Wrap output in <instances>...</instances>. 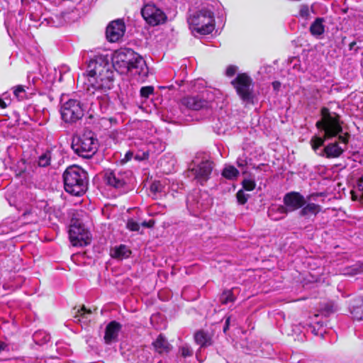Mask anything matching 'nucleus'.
I'll return each mask as SVG.
<instances>
[{
  "instance_id": "nucleus-1",
  "label": "nucleus",
  "mask_w": 363,
  "mask_h": 363,
  "mask_svg": "<svg viewBox=\"0 0 363 363\" xmlns=\"http://www.w3.org/2000/svg\"><path fill=\"white\" fill-rule=\"evenodd\" d=\"M113 69L121 74L133 72L144 77L147 74L146 62L139 54L130 48H121L114 52L112 57L100 55L91 59L86 72L78 76L77 84H84L100 104H107L109 91L113 86Z\"/></svg>"
},
{
  "instance_id": "nucleus-2",
  "label": "nucleus",
  "mask_w": 363,
  "mask_h": 363,
  "mask_svg": "<svg viewBox=\"0 0 363 363\" xmlns=\"http://www.w3.org/2000/svg\"><path fill=\"white\" fill-rule=\"evenodd\" d=\"M320 119L315 123V127L323 131L324 134L323 137L314 135L311 139V145L314 151L323 146L325 140L337 137L343 131L342 122L338 113H332L328 108L323 106L320 109Z\"/></svg>"
},
{
  "instance_id": "nucleus-3",
  "label": "nucleus",
  "mask_w": 363,
  "mask_h": 363,
  "mask_svg": "<svg viewBox=\"0 0 363 363\" xmlns=\"http://www.w3.org/2000/svg\"><path fill=\"white\" fill-rule=\"evenodd\" d=\"M63 182L66 192L75 196L84 194L88 189L87 173L79 166L68 167L63 173Z\"/></svg>"
},
{
  "instance_id": "nucleus-4",
  "label": "nucleus",
  "mask_w": 363,
  "mask_h": 363,
  "mask_svg": "<svg viewBox=\"0 0 363 363\" xmlns=\"http://www.w3.org/2000/svg\"><path fill=\"white\" fill-rule=\"evenodd\" d=\"M71 147L78 156L90 159L96 153L99 143L94 133L89 131L73 137Z\"/></svg>"
},
{
  "instance_id": "nucleus-5",
  "label": "nucleus",
  "mask_w": 363,
  "mask_h": 363,
  "mask_svg": "<svg viewBox=\"0 0 363 363\" xmlns=\"http://www.w3.org/2000/svg\"><path fill=\"white\" fill-rule=\"evenodd\" d=\"M190 28L201 35H208L214 30L213 13L208 9L196 11L187 19Z\"/></svg>"
},
{
  "instance_id": "nucleus-6",
  "label": "nucleus",
  "mask_w": 363,
  "mask_h": 363,
  "mask_svg": "<svg viewBox=\"0 0 363 363\" xmlns=\"http://www.w3.org/2000/svg\"><path fill=\"white\" fill-rule=\"evenodd\" d=\"M85 111L84 104L77 99H70L61 105L60 115L62 121L68 124L81 120Z\"/></svg>"
},
{
  "instance_id": "nucleus-7",
  "label": "nucleus",
  "mask_w": 363,
  "mask_h": 363,
  "mask_svg": "<svg viewBox=\"0 0 363 363\" xmlns=\"http://www.w3.org/2000/svg\"><path fill=\"white\" fill-rule=\"evenodd\" d=\"M69 238L70 242L74 247L86 246L91 241L89 231L85 228L82 222L77 218H72L71 219Z\"/></svg>"
},
{
  "instance_id": "nucleus-8",
  "label": "nucleus",
  "mask_w": 363,
  "mask_h": 363,
  "mask_svg": "<svg viewBox=\"0 0 363 363\" xmlns=\"http://www.w3.org/2000/svg\"><path fill=\"white\" fill-rule=\"evenodd\" d=\"M237 94L245 102L253 99V81L247 73H240L231 82Z\"/></svg>"
},
{
  "instance_id": "nucleus-9",
  "label": "nucleus",
  "mask_w": 363,
  "mask_h": 363,
  "mask_svg": "<svg viewBox=\"0 0 363 363\" xmlns=\"http://www.w3.org/2000/svg\"><path fill=\"white\" fill-rule=\"evenodd\" d=\"M141 15L150 26H155L167 21L166 14L154 4H145L141 9Z\"/></svg>"
},
{
  "instance_id": "nucleus-10",
  "label": "nucleus",
  "mask_w": 363,
  "mask_h": 363,
  "mask_svg": "<svg viewBox=\"0 0 363 363\" xmlns=\"http://www.w3.org/2000/svg\"><path fill=\"white\" fill-rule=\"evenodd\" d=\"M213 166L214 164L212 161L203 160L196 167H194L189 171L193 174L194 179L203 186L210 179Z\"/></svg>"
},
{
  "instance_id": "nucleus-11",
  "label": "nucleus",
  "mask_w": 363,
  "mask_h": 363,
  "mask_svg": "<svg viewBox=\"0 0 363 363\" xmlns=\"http://www.w3.org/2000/svg\"><path fill=\"white\" fill-rule=\"evenodd\" d=\"M125 31V26L123 20L117 19L113 21L106 28V38L109 42H117L124 35Z\"/></svg>"
},
{
  "instance_id": "nucleus-12",
  "label": "nucleus",
  "mask_w": 363,
  "mask_h": 363,
  "mask_svg": "<svg viewBox=\"0 0 363 363\" xmlns=\"http://www.w3.org/2000/svg\"><path fill=\"white\" fill-rule=\"evenodd\" d=\"M283 202L291 211H294L302 208L306 204V201L301 193L290 191L284 196Z\"/></svg>"
},
{
  "instance_id": "nucleus-13",
  "label": "nucleus",
  "mask_w": 363,
  "mask_h": 363,
  "mask_svg": "<svg viewBox=\"0 0 363 363\" xmlns=\"http://www.w3.org/2000/svg\"><path fill=\"white\" fill-rule=\"evenodd\" d=\"M181 104L186 108L193 111H199L209 106L208 101L199 95L183 97L181 99Z\"/></svg>"
},
{
  "instance_id": "nucleus-14",
  "label": "nucleus",
  "mask_w": 363,
  "mask_h": 363,
  "mask_svg": "<svg viewBox=\"0 0 363 363\" xmlns=\"http://www.w3.org/2000/svg\"><path fill=\"white\" fill-rule=\"evenodd\" d=\"M104 178L108 185L115 188L123 187L126 184L124 176L116 170L106 169Z\"/></svg>"
},
{
  "instance_id": "nucleus-15",
  "label": "nucleus",
  "mask_w": 363,
  "mask_h": 363,
  "mask_svg": "<svg viewBox=\"0 0 363 363\" xmlns=\"http://www.w3.org/2000/svg\"><path fill=\"white\" fill-rule=\"evenodd\" d=\"M121 328L122 325L116 320L108 323L105 328L104 337L105 343L109 345L113 342H116Z\"/></svg>"
},
{
  "instance_id": "nucleus-16",
  "label": "nucleus",
  "mask_w": 363,
  "mask_h": 363,
  "mask_svg": "<svg viewBox=\"0 0 363 363\" xmlns=\"http://www.w3.org/2000/svg\"><path fill=\"white\" fill-rule=\"evenodd\" d=\"M345 149L342 148L337 141L328 143L324 147L323 152L320 154L321 157H325L328 159L338 158L343 152Z\"/></svg>"
},
{
  "instance_id": "nucleus-17",
  "label": "nucleus",
  "mask_w": 363,
  "mask_h": 363,
  "mask_svg": "<svg viewBox=\"0 0 363 363\" xmlns=\"http://www.w3.org/2000/svg\"><path fill=\"white\" fill-rule=\"evenodd\" d=\"M350 311L354 319L363 320V297L354 298L350 304Z\"/></svg>"
},
{
  "instance_id": "nucleus-18",
  "label": "nucleus",
  "mask_w": 363,
  "mask_h": 363,
  "mask_svg": "<svg viewBox=\"0 0 363 363\" xmlns=\"http://www.w3.org/2000/svg\"><path fill=\"white\" fill-rule=\"evenodd\" d=\"M152 345L156 352L162 354L168 353L171 350V345L163 334H160L156 340L152 342Z\"/></svg>"
},
{
  "instance_id": "nucleus-19",
  "label": "nucleus",
  "mask_w": 363,
  "mask_h": 363,
  "mask_svg": "<svg viewBox=\"0 0 363 363\" xmlns=\"http://www.w3.org/2000/svg\"><path fill=\"white\" fill-rule=\"evenodd\" d=\"M212 336L208 332L200 330L194 334V340L201 347H207L213 343Z\"/></svg>"
},
{
  "instance_id": "nucleus-20",
  "label": "nucleus",
  "mask_w": 363,
  "mask_h": 363,
  "mask_svg": "<svg viewBox=\"0 0 363 363\" xmlns=\"http://www.w3.org/2000/svg\"><path fill=\"white\" fill-rule=\"evenodd\" d=\"M299 214L301 216L306 217L310 215L316 216L321 211V206L314 203H306L301 208Z\"/></svg>"
},
{
  "instance_id": "nucleus-21",
  "label": "nucleus",
  "mask_w": 363,
  "mask_h": 363,
  "mask_svg": "<svg viewBox=\"0 0 363 363\" xmlns=\"http://www.w3.org/2000/svg\"><path fill=\"white\" fill-rule=\"evenodd\" d=\"M323 18H316L315 21L311 23L309 31L313 36H320L325 32V26L323 25Z\"/></svg>"
},
{
  "instance_id": "nucleus-22",
  "label": "nucleus",
  "mask_w": 363,
  "mask_h": 363,
  "mask_svg": "<svg viewBox=\"0 0 363 363\" xmlns=\"http://www.w3.org/2000/svg\"><path fill=\"white\" fill-rule=\"evenodd\" d=\"M131 251L125 245H121L114 249L112 257L123 259L129 257Z\"/></svg>"
},
{
  "instance_id": "nucleus-23",
  "label": "nucleus",
  "mask_w": 363,
  "mask_h": 363,
  "mask_svg": "<svg viewBox=\"0 0 363 363\" xmlns=\"http://www.w3.org/2000/svg\"><path fill=\"white\" fill-rule=\"evenodd\" d=\"M222 176L228 179H233L239 174V171L232 165L225 167L222 171Z\"/></svg>"
},
{
  "instance_id": "nucleus-24",
  "label": "nucleus",
  "mask_w": 363,
  "mask_h": 363,
  "mask_svg": "<svg viewBox=\"0 0 363 363\" xmlns=\"http://www.w3.org/2000/svg\"><path fill=\"white\" fill-rule=\"evenodd\" d=\"M26 87L24 85H17L12 88L13 95L18 99L19 101H23L26 99L27 92Z\"/></svg>"
},
{
  "instance_id": "nucleus-25",
  "label": "nucleus",
  "mask_w": 363,
  "mask_h": 363,
  "mask_svg": "<svg viewBox=\"0 0 363 363\" xmlns=\"http://www.w3.org/2000/svg\"><path fill=\"white\" fill-rule=\"evenodd\" d=\"M219 300L222 304H227L228 303L233 302L235 301V297L233 291L231 290L224 291L221 294Z\"/></svg>"
},
{
  "instance_id": "nucleus-26",
  "label": "nucleus",
  "mask_w": 363,
  "mask_h": 363,
  "mask_svg": "<svg viewBox=\"0 0 363 363\" xmlns=\"http://www.w3.org/2000/svg\"><path fill=\"white\" fill-rule=\"evenodd\" d=\"M51 152H46L39 157L38 164L40 167H45L50 164Z\"/></svg>"
},
{
  "instance_id": "nucleus-27",
  "label": "nucleus",
  "mask_w": 363,
  "mask_h": 363,
  "mask_svg": "<svg viewBox=\"0 0 363 363\" xmlns=\"http://www.w3.org/2000/svg\"><path fill=\"white\" fill-rule=\"evenodd\" d=\"M249 197L250 195L245 194L243 189H240L236 194L237 201L240 205L245 204L247 202Z\"/></svg>"
},
{
  "instance_id": "nucleus-28",
  "label": "nucleus",
  "mask_w": 363,
  "mask_h": 363,
  "mask_svg": "<svg viewBox=\"0 0 363 363\" xmlns=\"http://www.w3.org/2000/svg\"><path fill=\"white\" fill-rule=\"evenodd\" d=\"M90 314H91V311L90 309H87L84 306H82L76 312L74 318H78V320H80V318H86V315Z\"/></svg>"
},
{
  "instance_id": "nucleus-29",
  "label": "nucleus",
  "mask_w": 363,
  "mask_h": 363,
  "mask_svg": "<svg viewBox=\"0 0 363 363\" xmlns=\"http://www.w3.org/2000/svg\"><path fill=\"white\" fill-rule=\"evenodd\" d=\"M242 186L243 191H251L255 189L256 183L254 180L245 179L242 182Z\"/></svg>"
},
{
  "instance_id": "nucleus-30",
  "label": "nucleus",
  "mask_w": 363,
  "mask_h": 363,
  "mask_svg": "<svg viewBox=\"0 0 363 363\" xmlns=\"http://www.w3.org/2000/svg\"><path fill=\"white\" fill-rule=\"evenodd\" d=\"M153 92L154 87L152 86H145L140 89V94L141 97L147 99L150 95L152 94Z\"/></svg>"
},
{
  "instance_id": "nucleus-31",
  "label": "nucleus",
  "mask_w": 363,
  "mask_h": 363,
  "mask_svg": "<svg viewBox=\"0 0 363 363\" xmlns=\"http://www.w3.org/2000/svg\"><path fill=\"white\" fill-rule=\"evenodd\" d=\"M126 228L130 231H138L140 230V225L133 218H130L127 221Z\"/></svg>"
},
{
  "instance_id": "nucleus-32",
  "label": "nucleus",
  "mask_w": 363,
  "mask_h": 363,
  "mask_svg": "<svg viewBox=\"0 0 363 363\" xmlns=\"http://www.w3.org/2000/svg\"><path fill=\"white\" fill-rule=\"evenodd\" d=\"M334 312L333 306L331 303H326L321 308V313L325 315H329Z\"/></svg>"
},
{
  "instance_id": "nucleus-33",
  "label": "nucleus",
  "mask_w": 363,
  "mask_h": 363,
  "mask_svg": "<svg viewBox=\"0 0 363 363\" xmlns=\"http://www.w3.org/2000/svg\"><path fill=\"white\" fill-rule=\"evenodd\" d=\"M181 354L183 357L186 358L193 355V351L187 346H183L179 349Z\"/></svg>"
},
{
  "instance_id": "nucleus-34",
  "label": "nucleus",
  "mask_w": 363,
  "mask_h": 363,
  "mask_svg": "<svg viewBox=\"0 0 363 363\" xmlns=\"http://www.w3.org/2000/svg\"><path fill=\"white\" fill-rule=\"evenodd\" d=\"M309 14L308 6L306 4L301 5L299 10V15L303 18H307Z\"/></svg>"
},
{
  "instance_id": "nucleus-35",
  "label": "nucleus",
  "mask_w": 363,
  "mask_h": 363,
  "mask_svg": "<svg viewBox=\"0 0 363 363\" xmlns=\"http://www.w3.org/2000/svg\"><path fill=\"white\" fill-rule=\"evenodd\" d=\"M338 140L345 145L348 144L349 140L350 138V134L347 132L345 133L343 135H340L339 133L337 135Z\"/></svg>"
},
{
  "instance_id": "nucleus-36",
  "label": "nucleus",
  "mask_w": 363,
  "mask_h": 363,
  "mask_svg": "<svg viewBox=\"0 0 363 363\" xmlns=\"http://www.w3.org/2000/svg\"><path fill=\"white\" fill-rule=\"evenodd\" d=\"M361 272H362L361 267L352 266V267H348L347 269L346 274H350V275H356V274H359Z\"/></svg>"
},
{
  "instance_id": "nucleus-37",
  "label": "nucleus",
  "mask_w": 363,
  "mask_h": 363,
  "mask_svg": "<svg viewBox=\"0 0 363 363\" xmlns=\"http://www.w3.org/2000/svg\"><path fill=\"white\" fill-rule=\"evenodd\" d=\"M237 71V68L234 65H230L228 67L225 74L228 77H233Z\"/></svg>"
},
{
  "instance_id": "nucleus-38",
  "label": "nucleus",
  "mask_w": 363,
  "mask_h": 363,
  "mask_svg": "<svg viewBox=\"0 0 363 363\" xmlns=\"http://www.w3.org/2000/svg\"><path fill=\"white\" fill-rule=\"evenodd\" d=\"M159 186H160L159 182H155L150 185V190L151 192L155 194V193L160 191Z\"/></svg>"
},
{
  "instance_id": "nucleus-39",
  "label": "nucleus",
  "mask_w": 363,
  "mask_h": 363,
  "mask_svg": "<svg viewBox=\"0 0 363 363\" xmlns=\"http://www.w3.org/2000/svg\"><path fill=\"white\" fill-rule=\"evenodd\" d=\"M148 157H149V153L147 152H143L142 155L137 154L135 156V160H139V161H141L143 160H147V159H148Z\"/></svg>"
},
{
  "instance_id": "nucleus-40",
  "label": "nucleus",
  "mask_w": 363,
  "mask_h": 363,
  "mask_svg": "<svg viewBox=\"0 0 363 363\" xmlns=\"http://www.w3.org/2000/svg\"><path fill=\"white\" fill-rule=\"evenodd\" d=\"M278 212H279L280 213H288L289 212H291V211L290 210V208L286 206H279V208H278Z\"/></svg>"
},
{
  "instance_id": "nucleus-41",
  "label": "nucleus",
  "mask_w": 363,
  "mask_h": 363,
  "mask_svg": "<svg viewBox=\"0 0 363 363\" xmlns=\"http://www.w3.org/2000/svg\"><path fill=\"white\" fill-rule=\"evenodd\" d=\"M155 223V220L152 219H150L148 221H143L141 223V225L143 227L150 228H152L154 226Z\"/></svg>"
},
{
  "instance_id": "nucleus-42",
  "label": "nucleus",
  "mask_w": 363,
  "mask_h": 363,
  "mask_svg": "<svg viewBox=\"0 0 363 363\" xmlns=\"http://www.w3.org/2000/svg\"><path fill=\"white\" fill-rule=\"evenodd\" d=\"M230 318H231V317L230 315L227 316L225 318V325H224L223 330L224 333H226V332L229 329Z\"/></svg>"
},
{
  "instance_id": "nucleus-43",
  "label": "nucleus",
  "mask_w": 363,
  "mask_h": 363,
  "mask_svg": "<svg viewBox=\"0 0 363 363\" xmlns=\"http://www.w3.org/2000/svg\"><path fill=\"white\" fill-rule=\"evenodd\" d=\"M133 156V152H131V151H128V152L125 153V157H124V158L123 159V162H128V161H130V160L132 159Z\"/></svg>"
},
{
  "instance_id": "nucleus-44",
  "label": "nucleus",
  "mask_w": 363,
  "mask_h": 363,
  "mask_svg": "<svg viewBox=\"0 0 363 363\" xmlns=\"http://www.w3.org/2000/svg\"><path fill=\"white\" fill-rule=\"evenodd\" d=\"M272 86L274 89L279 90L281 86V83L278 81H274L272 82Z\"/></svg>"
},
{
  "instance_id": "nucleus-45",
  "label": "nucleus",
  "mask_w": 363,
  "mask_h": 363,
  "mask_svg": "<svg viewBox=\"0 0 363 363\" xmlns=\"http://www.w3.org/2000/svg\"><path fill=\"white\" fill-rule=\"evenodd\" d=\"M8 107L6 102L0 97V108L4 109Z\"/></svg>"
},
{
  "instance_id": "nucleus-46",
  "label": "nucleus",
  "mask_w": 363,
  "mask_h": 363,
  "mask_svg": "<svg viewBox=\"0 0 363 363\" xmlns=\"http://www.w3.org/2000/svg\"><path fill=\"white\" fill-rule=\"evenodd\" d=\"M237 164L238 167H244L247 165V162L244 160H238L237 161Z\"/></svg>"
},
{
  "instance_id": "nucleus-47",
  "label": "nucleus",
  "mask_w": 363,
  "mask_h": 363,
  "mask_svg": "<svg viewBox=\"0 0 363 363\" xmlns=\"http://www.w3.org/2000/svg\"><path fill=\"white\" fill-rule=\"evenodd\" d=\"M358 189H363V175L357 181Z\"/></svg>"
},
{
  "instance_id": "nucleus-48",
  "label": "nucleus",
  "mask_w": 363,
  "mask_h": 363,
  "mask_svg": "<svg viewBox=\"0 0 363 363\" xmlns=\"http://www.w3.org/2000/svg\"><path fill=\"white\" fill-rule=\"evenodd\" d=\"M6 347H7V345L5 342L0 341V353L2 351L5 350Z\"/></svg>"
},
{
  "instance_id": "nucleus-49",
  "label": "nucleus",
  "mask_w": 363,
  "mask_h": 363,
  "mask_svg": "<svg viewBox=\"0 0 363 363\" xmlns=\"http://www.w3.org/2000/svg\"><path fill=\"white\" fill-rule=\"evenodd\" d=\"M356 45V42L355 41H352L351 42L350 44H349V49L350 50H353L354 45Z\"/></svg>"
},
{
  "instance_id": "nucleus-50",
  "label": "nucleus",
  "mask_w": 363,
  "mask_h": 363,
  "mask_svg": "<svg viewBox=\"0 0 363 363\" xmlns=\"http://www.w3.org/2000/svg\"><path fill=\"white\" fill-rule=\"evenodd\" d=\"M352 194V199L353 201H356L357 199V196L354 194V191H351Z\"/></svg>"
},
{
  "instance_id": "nucleus-51",
  "label": "nucleus",
  "mask_w": 363,
  "mask_h": 363,
  "mask_svg": "<svg viewBox=\"0 0 363 363\" xmlns=\"http://www.w3.org/2000/svg\"><path fill=\"white\" fill-rule=\"evenodd\" d=\"M359 190L362 192V194L361 196V199H363V189H359Z\"/></svg>"
}]
</instances>
